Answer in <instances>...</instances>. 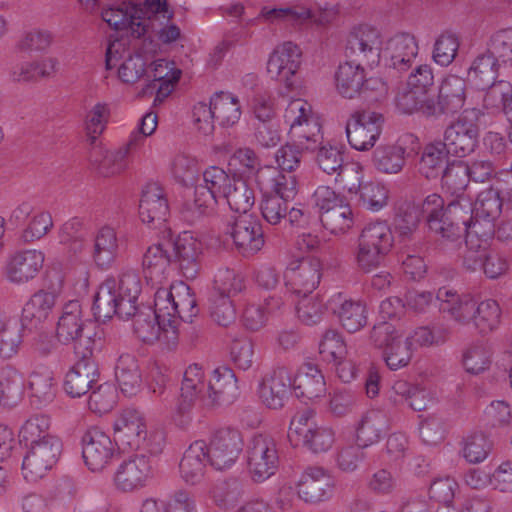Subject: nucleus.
<instances>
[{"instance_id":"nucleus-20","label":"nucleus","mask_w":512,"mask_h":512,"mask_svg":"<svg viewBox=\"0 0 512 512\" xmlns=\"http://www.w3.org/2000/svg\"><path fill=\"white\" fill-rule=\"evenodd\" d=\"M237 249L244 255L257 253L264 245L262 226L251 215H240L228 225Z\"/></svg>"},{"instance_id":"nucleus-18","label":"nucleus","mask_w":512,"mask_h":512,"mask_svg":"<svg viewBox=\"0 0 512 512\" xmlns=\"http://www.w3.org/2000/svg\"><path fill=\"white\" fill-rule=\"evenodd\" d=\"M115 453V444L100 429L93 427L82 436V456L87 467L101 471L111 461Z\"/></svg>"},{"instance_id":"nucleus-7","label":"nucleus","mask_w":512,"mask_h":512,"mask_svg":"<svg viewBox=\"0 0 512 512\" xmlns=\"http://www.w3.org/2000/svg\"><path fill=\"white\" fill-rule=\"evenodd\" d=\"M480 127L477 120L461 115L452 121L440 140L451 156L464 158L471 155L479 144Z\"/></svg>"},{"instance_id":"nucleus-37","label":"nucleus","mask_w":512,"mask_h":512,"mask_svg":"<svg viewBox=\"0 0 512 512\" xmlns=\"http://www.w3.org/2000/svg\"><path fill=\"white\" fill-rule=\"evenodd\" d=\"M115 376L124 395H135L139 391L142 382L136 357L131 354L120 355L115 368Z\"/></svg>"},{"instance_id":"nucleus-23","label":"nucleus","mask_w":512,"mask_h":512,"mask_svg":"<svg viewBox=\"0 0 512 512\" xmlns=\"http://www.w3.org/2000/svg\"><path fill=\"white\" fill-rule=\"evenodd\" d=\"M133 1L124 0L119 6H109L102 10L101 18L115 31L127 30L131 37L140 39L146 35L143 22L139 21Z\"/></svg>"},{"instance_id":"nucleus-47","label":"nucleus","mask_w":512,"mask_h":512,"mask_svg":"<svg viewBox=\"0 0 512 512\" xmlns=\"http://www.w3.org/2000/svg\"><path fill=\"white\" fill-rule=\"evenodd\" d=\"M420 212L416 206L406 204L398 208L394 218V228L400 241L407 242L417 238Z\"/></svg>"},{"instance_id":"nucleus-42","label":"nucleus","mask_w":512,"mask_h":512,"mask_svg":"<svg viewBox=\"0 0 512 512\" xmlns=\"http://www.w3.org/2000/svg\"><path fill=\"white\" fill-rule=\"evenodd\" d=\"M118 251L116 232L112 227L103 226L94 238L93 259L97 266L107 268L114 261Z\"/></svg>"},{"instance_id":"nucleus-30","label":"nucleus","mask_w":512,"mask_h":512,"mask_svg":"<svg viewBox=\"0 0 512 512\" xmlns=\"http://www.w3.org/2000/svg\"><path fill=\"white\" fill-rule=\"evenodd\" d=\"M208 461L205 442L195 441L188 447L180 461L181 478L187 484H199L204 478Z\"/></svg>"},{"instance_id":"nucleus-13","label":"nucleus","mask_w":512,"mask_h":512,"mask_svg":"<svg viewBox=\"0 0 512 512\" xmlns=\"http://www.w3.org/2000/svg\"><path fill=\"white\" fill-rule=\"evenodd\" d=\"M335 489V479L330 471L321 466H308L302 472L296 490L298 497L309 504L329 500Z\"/></svg>"},{"instance_id":"nucleus-22","label":"nucleus","mask_w":512,"mask_h":512,"mask_svg":"<svg viewBox=\"0 0 512 512\" xmlns=\"http://www.w3.org/2000/svg\"><path fill=\"white\" fill-rule=\"evenodd\" d=\"M169 215V205L163 188L157 183L146 184L139 202V216L143 223L160 227Z\"/></svg>"},{"instance_id":"nucleus-24","label":"nucleus","mask_w":512,"mask_h":512,"mask_svg":"<svg viewBox=\"0 0 512 512\" xmlns=\"http://www.w3.org/2000/svg\"><path fill=\"white\" fill-rule=\"evenodd\" d=\"M439 311L460 325L472 323L477 302L472 298L461 296L455 290L441 287L436 294Z\"/></svg>"},{"instance_id":"nucleus-43","label":"nucleus","mask_w":512,"mask_h":512,"mask_svg":"<svg viewBox=\"0 0 512 512\" xmlns=\"http://www.w3.org/2000/svg\"><path fill=\"white\" fill-rule=\"evenodd\" d=\"M500 63L487 51L475 58L468 70V79L481 90L486 89L498 75Z\"/></svg>"},{"instance_id":"nucleus-15","label":"nucleus","mask_w":512,"mask_h":512,"mask_svg":"<svg viewBox=\"0 0 512 512\" xmlns=\"http://www.w3.org/2000/svg\"><path fill=\"white\" fill-rule=\"evenodd\" d=\"M239 396L237 378L234 371L228 366H220L214 369L206 387V392L201 396L204 407L230 405Z\"/></svg>"},{"instance_id":"nucleus-54","label":"nucleus","mask_w":512,"mask_h":512,"mask_svg":"<svg viewBox=\"0 0 512 512\" xmlns=\"http://www.w3.org/2000/svg\"><path fill=\"white\" fill-rule=\"evenodd\" d=\"M486 89L484 106L502 111L507 116L508 110H512V84L504 80L493 81Z\"/></svg>"},{"instance_id":"nucleus-53","label":"nucleus","mask_w":512,"mask_h":512,"mask_svg":"<svg viewBox=\"0 0 512 512\" xmlns=\"http://www.w3.org/2000/svg\"><path fill=\"white\" fill-rule=\"evenodd\" d=\"M315 162L318 168L328 175L338 174L346 167L344 163V152L330 142L318 145L316 148Z\"/></svg>"},{"instance_id":"nucleus-17","label":"nucleus","mask_w":512,"mask_h":512,"mask_svg":"<svg viewBox=\"0 0 512 512\" xmlns=\"http://www.w3.org/2000/svg\"><path fill=\"white\" fill-rule=\"evenodd\" d=\"M141 136L131 135L129 141L116 151L95 147L89 154L91 168L101 177L115 176L127 168L128 154L140 146Z\"/></svg>"},{"instance_id":"nucleus-6","label":"nucleus","mask_w":512,"mask_h":512,"mask_svg":"<svg viewBox=\"0 0 512 512\" xmlns=\"http://www.w3.org/2000/svg\"><path fill=\"white\" fill-rule=\"evenodd\" d=\"M384 116L370 109L353 111L346 123L349 144L356 150L366 151L375 145L379 138Z\"/></svg>"},{"instance_id":"nucleus-56","label":"nucleus","mask_w":512,"mask_h":512,"mask_svg":"<svg viewBox=\"0 0 512 512\" xmlns=\"http://www.w3.org/2000/svg\"><path fill=\"white\" fill-rule=\"evenodd\" d=\"M265 175L270 180V192L272 196H281L282 199L290 202L297 194L296 177L291 173L285 174L276 168L268 167Z\"/></svg>"},{"instance_id":"nucleus-14","label":"nucleus","mask_w":512,"mask_h":512,"mask_svg":"<svg viewBox=\"0 0 512 512\" xmlns=\"http://www.w3.org/2000/svg\"><path fill=\"white\" fill-rule=\"evenodd\" d=\"M147 453H135L120 463L114 475V482L119 490L128 492L142 488L152 478V455L149 456Z\"/></svg>"},{"instance_id":"nucleus-19","label":"nucleus","mask_w":512,"mask_h":512,"mask_svg":"<svg viewBox=\"0 0 512 512\" xmlns=\"http://www.w3.org/2000/svg\"><path fill=\"white\" fill-rule=\"evenodd\" d=\"M172 249V263L180 268L187 279H194L201 268L203 245L190 232H183L173 243H168Z\"/></svg>"},{"instance_id":"nucleus-50","label":"nucleus","mask_w":512,"mask_h":512,"mask_svg":"<svg viewBox=\"0 0 512 512\" xmlns=\"http://www.w3.org/2000/svg\"><path fill=\"white\" fill-rule=\"evenodd\" d=\"M227 191L223 200L230 209L242 215H247V212L255 203L253 189L242 178H235Z\"/></svg>"},{"instance_id":"nucleus-8","label":"nucleus","mask_w":512,"mask_h":512,"mask_svg":"<svg viewBox=\"0 0 512 512\" xmlns=\"http://www.w3.org/2000/svg\"><path fill=\"white\" fill-rule=\"evenodd\" d=\"M248 469L255 482H263L275 474L279 455L275 440L268 435H255L247 449Z\"/></svg>"},{"instance_id":"nucleus-64","label":"nucleus","mask_w":512,"mask_h":512,"mask_svg":"<svg viewBox=\"0 0 512 512\" xmlns=\"http://www.w3.org/2000/svg\"><path fill=\"white\" fill-rule=\"evenodd\" d=\"M458 36L452 32H443L435 41L433 59L441 66H448L453 62L459 49Z\"/></svg>"},{"instance_id":"nucleus-63","label":"nucleus","mask_w":512,"mask_h":512,"mask_svg":"<svg viewBox=\"0 0 512 512\" xmlns=\"http://www.w3.org/2000/svg\"><path fill=\"white\" fill-rule=\"evenodd\" d=\"M172 264L170 247L166 244H154L146 250L143 256V266L152 273L163 274Z\"/></svg>"},{"instance_id":"nucleus-40","label":"nucleus","mask_w":512,"mask_h":512,"mask_svg":"<svg viewBox=\"0 0 512 512\" xmlns=\"http://www.w3.org/2000/svg\"><path fill=\"white\" fill-rule=\"evenodd\" d=\"M212 120L221 126H232L241 116L239 99L229 92H216L211 97Z\"/></svg>"},{"instance_id":"nucleus-31","label":"nucleus","mask_w":512,"mask_h":512,"mask_svg":"<svg viewBox=\"0 0 512 512\" xmlns=\"http://www.w3.org/2000/svg\"><path fill=\"white\" fill-rule=\"evenodd\" d=\"M86 322L83 320L82 306L79 301L71 300L67 302L63 308L61 316L59 317L56 336L62 344L72 343L86 331Z\"/></svg>"},{"instance_id":"nucleus-35","label":"nucleus","mask_w":512,"mask_h":512,"mask_svg":"<svg viewBox=\"0 0 512 512\" xmlns=\"http://www.w3.org/2000/svg\"><path fill=\"white\" fill-rule=\"evenodd\" d=\"M56 303V295L40 290L33 294L22 309V326L36 328L44 322Z\"/></svg>"},{"instance_id":"nucleus-46","label":"nucleus","mask_w":512,"mask_h":512,"mask_svg":"<svg viewBox=\"0 0 512 512\" xmlns=\"http://www.w3.org/2000/svg\"><path fill=\"white\" fill-rule=\"evenodd\" d=\"M342 327L349 333L359 331L367 324L366 306L361 301L345 300L334 309Z\"/></svg>"},{"instance_id":"nucleus-41","label":"nucleus","mask_w":512,"mask_h":512,"mask_svg":"<svg viewBox=\"0 0 512 512\" xmlns=\"http://www.w3.org/2000/svg\"><path fill=\"white\" fill-rule=\"evenodd\" d=\"M28 389L33 404L38 407L51 403L57 392L55 379L50 371H34L28 379Z\"/></svg>"},{"instance_id":"nucleus-38","label":"nucleus","mask_w":512,"mask_h":512,"mask_svg":"<svg viewBox=\"0 0 512 512\" xmlns=\"http://www.w3.org/2000/svg\"><path fill=\"white\" fill-rule=\"evenodd\" d=\"M406 149L399 144L379 145L373 152V166L384 174H398L406 163Z\"/></svg>"},{"instance_id":"nucleus-2","label":"nucleus","mask_w":512,"mask_h":512,"mask_svg":"<svg viewBox=\"0 0 512 512\" xmlns=\"http://www.w3.org/2000/svg\"><path fill=\"white\" fill-rule=\"evenodd\" d=\"M235 178V175L230 177L220 167L207 168L203 172L204 184L195 188L194 201L186 203L182 209L184 218L189 222H195L202 216L212 214L219 201L224 199Z\"/></svg>"},{"instance_id":"nucleus-61","label":"nucleus","mask_w":512,"mask_h":512,"mask_svg":"<svg viewBox=\"0 0 512 512\" xmlns=\"http://www.w3.org/2000/svg\"><path fill=\"white\" fill-rule=\"evenodd\" d=\"M487 51L500 63L512 62V27L496 31L490 37Z\"/></svg>"},{"instance_id":"nucleus-10","label":"nucleus","mask_w":512,"mask_h":512,"mask_svg":"<svg viewBox=\"0 0 512 512\" xmlns=\"http://www.w3.org/2000/svg\"><path fill=\"white\" fill-rule=\"evenodd\" d=\"M62 453V442L57 436H46L41 442L30 446L26 453L22 472L25 479L36 481L53 468Z\"/></svg>"},{"instance_id":"nucleus-27","label":"nucleus","mask_w":512,"mask_h":512,"mask_svg":"<svg viewBox=\"0 0 512 512\" xmlns=\"http://www.w3.org/2000/svg\"><path fill=\"white\" fill-rule=\"evenodd\" d=\"M292 382L288 371L281 367L263 379L259 386V397L270 409L282 408L290 395Z\"/></svg>"},{"instance_id":"nucleus-51","label":"nucleus","mask_w":512,"mask_h":512,"mask_svg":"<svg viewBox=\"0 0 512 512\" xmlns=\"http://www.w3.org/2000/svg\"><path fill=\"white\" fill-rule=\"evenodd\" d=\"M228 165L235 174L245 177L257 175L259 183H261L260 178L265 174V170L261 169L259 157L250 148L236 150L230 157Z\"/></svg>"},{"instance_id":"nucleus-12","label":"nucleus","mask_w":512,"mask_h":512,"mask_svg":"<svg viewBox=\"0 0 512 512\" xmlns=\"http://www.w3.org/2000/svg\"><path fill=\"white\" fill-rule=\"evenodd\" d=\"M465 91V80L456 75H449L440 85L437 100H428L424 107V116L437 118L458 113L465 104Z\"/></svg>"},{"instance_id":"nucleus-28","label":"nucleus","mask_w":512,"mask_h":512,"mask_svg":"<svg viewBox=\"0 0 512 512\" xmlns=\"http://www.w3.org/2000/svg\"><path fill=\"white\" fill-rule=\"evenodd\" d=\"M58 60L54 57H42L33 61L16 64L10 72L11 80L15 83H37L43 79L52 78L57 72Z\"/></svg>"},{"instance_id":"nucleus-60","label":"nucleus","mask_w":512,"mask_h":512,"mask_svg":"<svg viewBox=\"0 0 512 512\" xmlns=\"http://www.w3.org/2000/svg\"><path fill=\"white\" fill-rule=\"evenodd\" d=\"M325 304L318 295H303L296 310L298 319L307 326L318 324L325 313Z\"/></svg>"},{"instance_id":"nucleus-62","label":"nucleus","mask_w":512,"mask_h":512,"mask_svg":"<svg viewBox=\"0 0 512 512\" xmlns=\"http://www.w3.org/2000/svg\"><path fill=\"white\" fill-rule=\"evenodd\" d=\"M313 417L314 412L312 410L305 409L296 413L291 419L288 438L293 446H300L301 442L307 438L309 433L317 427L313 421Z\"/></svg>"},{"instance_id":"nucleus-45","label":"nucleus","mask_w":512,"mask_h":512,"mask_svg":"<svg viewBox=\"0 0 512 512\" xmlns=\"http://www.w3.org/2000/svg\"><path fill=\"white\" fill-rule=\"evenodd\" d=\"M21 321L0 313V356L10 358L17 353L22 342Z\"/></svg>"},{"instance_id":"nucleus-9","label":"nucleus","mask_w":512,"mask_h":512,"mask_svg":"<svg viewBox=\"0 0 512 512\" xmlns=\"http://www.w3.org/2000/svg\"><path fill=\"white\" fill-rule=\"evenodd\" d=\"M382 44L381 33L377 28L359 25L348 35L345 56L349 60L371 66L379 62Z\"/></svg>"},{"instance_id":"nucleus-44","label":"nucleus","mask_w":512,"mask_h":512,"mask_svg":"<svg viewBox=\"0 0 512 512\" xmlns=\"http://www.w3.org/2000/svg\"><path fill=\"white\" fill-rule=\"evenodd\" d=\"M501 308L496 300L486 299L477 303L473 325L483 335L489 334L500 326Z\"/></svg>"},{"instance_id":"nucleus-4","label":"nucleus","mask_w":512,"mask_h":512,"mask_svg":"<svg viewBox=\"0 0 512 512\" xmlns=\"http://www.w3.org/2000/svg\"><path fill=\"white\" fill-rule=\"evenodd\" d=\"M285 122L290 126L291 138L302 149L314 151L323 141L321 125L313 115L311 105L303 99L290 101L284 113Z\"/></svg>"},{"instance_id":"nucleus-1","label":"nucleus","mask_w":512,"mask_h":512,"mask_svg":"<svg viewBox=\"0 0 512 512\" xmlns=\"http://www.w3.org/2000/svg\"><path fill=\"white\" fill-rule=\"evenodd\" d=\"M141 280L135 270L128 269L118 279L108 278L94 296L93 312L97 320H108L117 316L122 320L134 318L133 330L144 343L153 344L159 340L161 323L156 310L138 305Z\"/></svg>"},{"instance_id":"nucleus-26","label":"nucleus","mask_w":512,"mask_h":512,"mask_svg":"<svg viewBox=\"0 0 512 512\" xmlns=\"http://www.w3.org/2000/svg\"><path fill=\"white\" fill-rule=\"evenodd\" d=\"M44 263V254L37 250L19 251L6 265V276L12 283L21 284L33 279Z\"/></svg>"},{"instance_id":"nucleus-58","label":"nucleus","mask_w":512,"mask_h":512,"mask_svg":"<svg viewBox=\"0 0 512 512\" xmlns=\"http://www.w3.org/2000/svg\"><path fill=\"white\" fill-rule=\"evenodd\" d=\"M135 11L139 16V21L145 25L146 33L150 29V21L160 15L162 18L170 21L174 17V11L170 9L167 0H144L143 2H134Z\"/></svg>"},{"instance_id":"nucleus-3","label":"nucleus","mask_w":512,"mask_h":512,"mask_svg":"<svg viewBox=\"0 0 512 512\" xmlns=\"http://www.w3.org/2000/svg\"><path fill=\"white\" fill-rule=\"evenodd\" d=\"M115 441L123 448L156 455L162 451L164 435L152 432L148 437L144 418L134 409L124 410L114 423Z\"/></svg>"},{"instance_id":"nucleus-5","label":"nucleus","mask_w":512,"mask_h":512,"mask_svg":"<svg viewBox=\"0 0 512 512\" xmlns=\"http://www.w3.org/2000/svg\"><path fill=\"white\" fill-rule=\"evenodd\" d=\"M471 212L472 202L468 197L454 199L439 215L428 220L429 230L444 240L456 241L464 235Z\"/></svg>"},{"instance_id":"nucleus-55","label":"nucleus","mask_w":512,"mask_h":512,"mask_svg":"<svg viewBox=\"0 0 512 512\" xmlns=\"http://www.w3.org/2000/svg\"><path fill=\"white\" fill-rule=\"evenodd\" d=\"M413 350L412 340L401 335L383 351L386 365L391 370L406 367L412 359Z\"/></svg>"},{"instance_id":"nucleus-21","label":"nucleus","mask_w":512,"mask_h":512,"mask_svg":"<svg viewBox=\"0 0 512 512\" xmlns=\"http://www.w3.org/2000/svg\"><path fill=\"white\" fill-rule=\"evenodd\" d=\"M301 55L300 48L290 41L278 45L268 59V73L271 77L284 82L286 87H293L291 77L300 66Z\"/></svg>"},{"instance_id":"nucleus-48","label":"nucleus","mask_w":512,"mask_h":512,"mask_svg":"<svg viewBox=\"0 0 512 512\" xmlns=\"http://www.w3.org/2000/svg\"><path fill=\"white\" fill-rule=\"evenodd\" d=\"M198 312L197 301L191 288L184 283L176 285L172 312L168 311V315L178 316L184 322L191 323Z\"/></svg>"},{"instance_id":"nucleus-52","label":"nucleus","mask_w":512,"mask_h":512,"mask_svg":"<svg viewBox=\"0 0 512 512\" xmlns=\"http://www.w3.org/2000/svg\"><path fill=\"white\" fill-rule=\"evenodd\" d=\"M441 176L442 186L455 195V199L466 197L463 192L470 181L467 164L462 161H453L446 165Z\"/></svg>"},{"instance_id":"nucleus-16","label":"nucleus","mask_w":512,"mask_h":512,"mask_svg":"<svg viewBox=\"0 0 512 512\" xmlns=\"http://www.w3.org/2000/svg\"><path fill=\"white\" fill-rule=\"evenodd\" d=\"M241 434L234 429L223 428L214 434L209 447L206 446L207 456L212 467L216 470L230 468L242 451Z\"/></svg>"},{"instance_id":"nucleus-49","label":"nucleus","mask_w":512,"mask_h":512,"mask_svg":"<svg viewBox=\"0 0 512 512\" xmlns=\"http://www.w3.org/2000/svg\"><path fill=\"white\" fill-rule=\"evenodd\" d=\"M332 234H343L352 226V210L346 203L334 204L319 215V225Z\"/></svg>"},{"instance_id":"nucleus-33","label":"nucleus","mask_w":512,"mask_h":512,"mask_svg":"<svg viewBox=\"0 0 512 512\" xmlns=\"http://www.w3.org/2000/svg\"><path fill=\"white\" fill-rule=\"evenodd\" d=\"M291 386L298 398L308 400L319 398L326 392L324 376L312 363H305L300 367Z\"/></svg>"},{"instance_id":"nucleus-32","label":"nucleus","mask_w":512,"mask_h":512,"mask_svg":"<svg viewBox=\"0 0 512 512\" xmlns=\"http://www.w3.org/2000/svg\"><path fill=\"white\" fill-rule=\"evenodd\" d=\"M205 388L202 367L198 364L190 365L184 372L181 394L177 405V413L181 417L190 412L196 399L201 400Z\"/></svg>"},{"instance_id":"nucleus-36","label":"nucleus","mask_w":512,"mask_h":512,"mask_svg":"<svg viewBox=\"0 0 512 512\" xmlns=\"http://www.w3.org/2000/svg\"><path fill=\"white\" fill-rule=\"evenodd\" d=\"M449 153L440 140L428 143L423 148L418 170L427 179H435L443 173L447 164H450Z\"/></svg>"},{"instance_id":"nucleus-29","label":"nucleus","mask_w":512,"mask_h":512,"mask_svg":"<svg viewBox=\"0 0 512 512\" xmlns=\"http://www.w3.org/2000/svg\"><path fill=\"white\" fill-rule=\"evenodd\" d=\"M417 54L418 45L415 37L408 33H401L392 37L385 49V57L389 61V67L400 72L410 68Z\"/></svg>"},{"instance_id":"nucleus-59","label":"nucleus","mask_w":512,"mask_h":512,"mask_svg":"<svg viewBox=\"0 0 512 512\" xmlns=\"http://www.w3.org/2000/svg\"><path fill=\"white\" fill-rule=\"evenodd\" d=\"M469 221L465 224L464 234L466 236V245L472 242L473 237H476L485 244L496 233L495 221L497 219L480 217V215L469 214Z\"/></svg>"},{"instance_id":"nucleus-25","label":"nucleus","mask_w":512,"mask_h":512,"mask_svg":"<svg viewBox=\"0 0 512 512\" xmlns=\"http://www.w3.org/2000/svg\"><path fill=\"white\" fill-rule=\"evenodd\" d=\"M286 287L297 295H309L317 287L321 279V262L317 258H309L291 268L287 275Z\"/></svg>"},{"instance_id":"nucleus-39","label":"nucleus","mask_w":512,"mask_h":512,"mask_svg":"<svg viewBox=\"0 0 512 512\" xmlns=\"http://www.w3.org/2000/svg\"><path fill=\"white\" fill-rule=\"evenodd\" d=\"M388 430V420L379 410L368 411L357 427V442L365 448L377 443Z\"/></svg>"},{"instance_id":"nucleus-34","label":"nucleus","mask_w":512,"mask_h":512,"mask_svg":"<svg viewBox=\"0 0 512 512\" xmlns=\"http://www.w3.org/2000/svg\"><path fill=\"white\" fill-rule=\"evenodd\" d=\"M98 377L97 362H76L66 374L64 389L71 397H81L92 388Z\"/></svg>"},{"instance_id":"nucleus-11","label":"nucleus","mask_w":512,"mask_h":512,"mask_svg":"<svg viewBox=\"0 0 512 512\" xmlns=\"http://www.w3.org/2000/svg\"><path fill=\"white\" fill-rule=\"evenodd\" d=\"M362 63L347 60L338 66L335 73L337 92L347 99L363 97L369 99V92L384 84L378 79H367Z\"/></svg>"},{"instance_id":"nucleus-57","label":"nucleus","mask_w":512,"mask_h":512,"mask_svg":"<svg viewBox=\"0 0 512 512\" xmlns=\"http://www.w3.org/2000/svg\"><path fill=\"white\" fill-rule=\"evenodd\" d=\"M358 240L371 246L379 247L389 252L393 245V236L390 228L384 222H374L366 225Z\"/></svg>"}]
</instances>
